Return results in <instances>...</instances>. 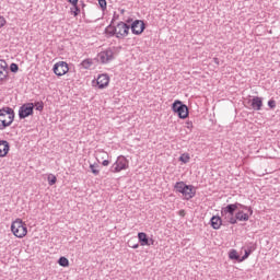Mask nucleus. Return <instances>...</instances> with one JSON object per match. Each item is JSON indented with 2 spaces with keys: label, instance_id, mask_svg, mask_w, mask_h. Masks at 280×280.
<instances>
[{
  "label": "nucleus",
  "instance_id": "nucleus-14",
  "mask_svg": "<svg viewBox=\"0 0 280 280\" xmlns=\"http://www.w3.org/2000/svg\"><path fill=\"white\" fill-rule=\"evenodd\" d=\"M10 152V144L7 140H0V159L8 156Z\"/></svg>",
  "mask_w": 280,
  "mask_h": 280
},
{
  "label": "nucleus",
  "instance_id": "nucleus-6",
  "mask_svg": "<svg viewBox=\"0 0 280 280\" xmlns=\"http://www.w3.org/2000/svg\"><path fill=\"white\" fill-rule=\"evenodd\" d=\"M172 112L176 114L180 119H186L189 116L187 105L178 100L172 104Z\"/></svg>",
  "mask_w": 280,
  "mask_h": 280
},
{
  "label": "nucleus",
  "instance_id": "nucleus-9",
  "mask_svg": "<svg viewBox=\"0 0 280 280\" xmlns=\"http://www.w3.org/2000/svg\"><path fill=\"white\" fill-rule=\"evenodd\" d=\"M52 72H55L58 78L65 77L69 72V66L66 61H58L52 66Z\"/></svg>",
  "mask_w": 280,
  "mask_h": 280
},
{
  "label": "nucleus",
  "instance_id": "nucleus-18",
  "mask_svg": "<svg viewBox=\"0 0 280 280\" xmlns=\"http://www.w3.org/2000/svg\"><path fill=\"white\" fill-rule=\"evenodd\" d=\"M108 158V153L105 151V150H103V149H100V150H97L96 151V160L97 161H104V160H106Z\"/></svg>",
  "mask_w": 280,
  "mask_h": 280
},
{
  "label": "nucleus",
  "instance_id": "nucleus-26",
  "mask_svg": "<svg viewBox=\"0 0 280 280\" xmlns=\"http://www.w3.org/2000/svg\"><path fill=\"white\" fill-rule=\"evenodd\" d=\"M100 8L105 11L107 9L106 0H98Z\"/></svg>",
  "mask_w": 280,
  "mask_h": 280
},
{
  "label": "nucleus",
  "instance_id": "nucleus-15",
  "mask_svg": "<svg viewBox=\"0 0 280 280\" xmlns=\"http://www.w3.org/2000/svg\"><path fill=\"white\" fill-rule=\"evenodd\" d=\"M250 106L254 110H261L264 106V102L261 97L255 96L250 101Z\"/></svg>",
  "mask_w": 280,
  "mask_h": 280
},
{
  "label": "nucleus",
  "instance_id": "nucleus-35",
  "mask_svg": "<svg viewBox=\"0 0 280 280\" xmlns=\"http://www.w3.org/2000/svg\"><path fill=\"white\" fill-rule=\"evenodd\" d=\"M186 125H187V128H188V129H191V128L194 127L192 121H190V120H188V121L186 122Z\"/></svg>",
  "mask_w": 280,
  "mask_h": 280
},
{
  "label": "nucleus",
  "instance_id": "nucleus-37",
  "mask_svg": "<svg viewBox=\"0 0 280 280\" xmlns=\"http://www.w3.org/2000/svg\"><path fill=\"white\" fill-rule=\"evenodd\" d=\"M139 248V245H132V249H138Z\"/></svg>",
  "mask_w": 280,
  "mask_h": 280
},
{
  "label": "nucleus",
  "instance_id": "nucleus-29",
  "mask_svg": "<svg viewBox=\"0 0 280 280\" xmlns=\"http://www.w3.org/2000/svg\"><path fill=\"white\" fill-rule=\"evenodd\" d=\"M10 70H11L12 72H16V71L19 70L18 65H16V63H11Z\"/></svg>",
  "mask_w": 280,
  "mask_h": 280
},
{
  "label": "nucleus",
  "instance_id": "nucleus-33",
  "mask_svg": "<svg viewBox=\"0 0 280 280\" xmlns=\"http://www.w3.org/2000/svg\"><path fill=\"white\" fill-rule=\"evenodd\" d=\"M154 240L153 238H149L148 240V244H145V246H152V245H154Z\"/></svg>",
  "mask_w": 280,
  "mask_h": 280
},
{
  "label": "nucleus",
  "instance_id": "nucleus-17",
  "mask_svg": "<svg viewBox=\"0 0 280 280\" xmlns=\"http://www.w3.org/2000/svg\"><path fill=\"white\" fill-rule=\"evenodd\" d=\"M138 240H139L141 246L149 245V243H148L149 237L144 232L138 233Z\"/></svg>",
  "mask_w": 280,
  "mask_h": 280
},
{
  "label": "nucleus",
  "instance_id": "nucleus-8",
  "mask_svg": "<svg viewBox=\"0 0 280 280\" xmlns=\"http://www.w3.org/2000/svg\"><path fill=\"white\" fill-rule=\"evenodd\" d=\"M129 168V161L125 155H118L116 162L112 165L113 173H120Z\"/></svg>",
  "mask_w": 280,
  "mask_h": 280
},
{
  "label": "nucleus",
  "instance_id": "nucleus-5",
  "mask_svg": "<svg viewBox=\"0 0 280 280\" xmlns=\"http://www.w3.org/2000/svg\"><path fill=\"white\" fill-rule=\"evenodd\" d=\"M11 233L14 237L23 240L28 233L26 223L22 219H16L12 221Z\"/></svg>",
  "mask_w": 280,
  "mask_h": 280
},
{
  "label": "nucleus",
  "instance_id": "nucleus-2",
  "mask_svg": "<svg viewBox=\"0 0 280 280\" xmlns=\"http://www.w3.org/2000/svg\"><path fill=\"white\" fill-rule=\"evenodd\" d=\"M15 113L13 108L2 107L0 109V131L5 130L8 127H11L14 122Z\"/></svg>",
  "mask_w": 280,
  "mask_h": 280
},
{
  "label": "nucleus",
  "instance_id": "nucleus-11",
  "mask_svg": "<svg viewBox=\"0 0 280 280\" xmlns=\"http://www.w3.org/2000/svg\"><path fill=\"white\" fill-rule=\"evenodd\" d=\"M114 59V51L110 48H107L97 55V61L101 63H107Z\"/></svg>",
  "mask_w": 280,
  "mask_h": 280
},
{
  "label": "nucleus",
  "instance_id": "nucleus-10",
  "mask_svg": "<svg viewBox=\"0 0 280 280\" xmlns=\"http://www.w3.org/2000/svg\"><path fill=\"white\" fill-rule=\"evenodd\" d=\"M34 103H25L23 104L21 107H20V110H19V117L21 119H24L26 117H30L33 115L34 113Z\"/></svg>",
  "mask_w": 280,
  "mask_h": 280
},
{
  "label": "nucleus",
  "instance_id": "nucleus-28",
  "mask_svg": "<svg viewBox=\"0 0 280 280\" xmlns=\"http://www.w3.org/2000/svg\"><path fill=\"white\" fill-rule=\"evenodd\" d=\"M250 255V250H245V255H243L240 259V262H243L245 259H247Z\"/></svg>",
  "mask_w": 280,
  "mask_h": 280
},
{
  "label": "nucleus",
  "instance_id": "nucleus-24",
  "mask_svg": "<svg viewBox=\"0 0 280 280\" xmlns=\"http://www.w3.org/2000/svg\"><path fill=\"white\" fill-rule=\"evenodd\" d=\"M47 180H48V185H49V186H54V185H56V183H57V177H56L55 174L50 173V174H48V176H47Z\"/></svg>",
  "mask_w": 280,
  "mask_h": 280
},
{
  "label": "nucleus",
  "instance_id": "nucleus-23",
  "mask_svg": "<svg viewBox=\"0 0 280 280\" xmlns=\"http://www.w3.org/2000/svg\"><path fill=\"white\" fill-rule=\"evenodd\" d=\"M58 264H59V266L62 267V268H68V267H69V260H68V258L65 257V256H61V257L59 258Z\"/></svg>",
  "mask_w": 280,
  "mask_h": 280
},
{
  "label": "nucleus",
  "instance_id": "nucleus-30",
  "mask_svg": "<svg viewBox=\"0 0 280 280\" xmlns=\"http://www.w3.org/2000/svg\"><path fill=\"white\" fill-rule=\"evenodd\" d=\"M268 106H269L270 108H276V106H277L276 101L270 100V101L268 102Z\"/></svg>",
  "mask_w": 280,
  "mask_h": 280
},
{
  "label": "nucleus",
  "instance_id": "nucleus-3",
  "mask_svg": "<svg viewBox=\"0 0 280 280\" xmlns=\"http://www.w3.org/2000/svg\"><path fill=\"white\" fill-rule=\"evenodd\" d=\"M106 34L122 39L129 35V26L125 22H119L116 26L108 25L106 27Z\"/></svg>",
  "mask_w": 280,
  "mask_h": 280
},
{
  "label": "nucleus",
  "instance_id": "nucleus-22",
  "mask_svg": "<svg viewBox=\"0 0 280 280\" xmlns=\"http://www.w3.org/2000/svg\"><path fill=\"white\" fill-rule=\"evenodd\" d=\"M81 67L85 70H89L93 67V59H85L81 62Z\"/></svg>",
  "mask_w": 280,
  "mask_h": 280
},
{
  "label": "nucleus",
  "instance_id": "nucleus-19",
  "mask_svg": "<svg viewBox=\"0 0 280 280\" xmlns=\"http://www.w3.org/2000/svg\"><path fill=\"white\" fill-rule=\"evenodd\" d=\"M89 168L91 170V173L93 174V176H98L101 173L100 165L97 163L90 164Z\"/></svg>",
  "mask_w": 280,
  "mask_h": 280
},
{
  "label": "nucleus",
  "instance_id": "nucleus-36",
  "mask_svg": "<svg viewBox=\"0 0 280 280\" xmlns=\"http://www.w3.org/2000/svg\"><path fill=\"white\" fill-rule=\"evenodd\" d=\"M179 215L185 217V210H179Z\"/></svg>",
  "mask_w": 280,
  "mask_h": 280
},
{
  "label": "nucleus",
  "instance_id": "nucleus-7",
  "mask_svg": "<svg viewBox=\"0 0 280 280\" xmlns=\"http://www.w3.org/2000/svg\"><path fill=\"white\" fill-rule=\"evenodd\" d=\"M109 75L106 73L98 74V77L92 80V88L98 91L106 90L109 85Z\"/></svg>",
  "mask_w": 280,
  "mask_h": 280
},
{
  "label": "nucleus",
  "instance_id": "nucleus-1",
  "mask_svg": "<svg viewBox=\"0 0 280 280\" xmlns=\"http://www.w3.org/2000/svg\"><path fill=\"white\" fill-rule=\"evenodd\" d=\"M221 214L226 217L230 224H237V221L247 222L249 217L254 214V210L242 203H233L223 208Z\"/></svg>",
  "mask_w": 280,
  "mask_h": 280
},
{
  "label": "nucleus",
  "instance_id": "nucleus-20",
  "mask_svg": "<svg viewBox=\"0 0 280 280\" xmlns=\"http://www.w3.org/2000/svg\"><path fill=\"white\" fill-rule=\"evenodd\" d=\"M229 258H230L231 260H237L238 262H240V260H242V257H240V255H238V253H237L236 249H231V250L229 252Z\"/></svg>",
  "mask_w": 280,
  "mask_h": 280
},
{
  "label": "nucleus",
  "instance_id": "nucleus-4",
  "mask_svg": "<svg viewBox=\"0 0 280 280\" xmlns=\"http://www.w3.org/2000/svg\"><path fill=\"white\" fill-rule=\"evenodd\" d=\"M175 190L182 195L184 200H190L197 194L196 187L194 185H187L185 182H176Z\"/></svg>",
  "mask_w": 280,
  "mask_h": 280
},
{
  "label": "nucleus",
  "instance_id": "nucleus-31",
  "mask_svg": "<svg viewBox=\"0 0 280 280\" xmlns=\"http://www.w3.org/2000/svg\"><path fill=\"white\" fill-rule=\"evenodd\" d=\"M36 109L42 112L44 109V103H36Z\"/></svg>",
  "mask_w": 280,
  "mask_h": 280
},
{
  "label": "nucleus",
  "instance_id": "nucleus-25",
  "mask_svg": "<svg viewBox=\"0 0 280 280\" xmlns=\"http://www.w3.org/2000/svg\"><path fill=\"white\" fill-rule=\"evenodd\" d=\"M70 12H71L72 15L78 16V14L80 13L78 4L77 5H72V8L70 9Z\"/></svg>",
  "mask_w": 280,
  "mask_h": 280
},
{
  "label": "nucleus",
  "instance_id": "nucleus-12",
  "mask_svg": "<svg viewBox=\"0 0 280 280\" xmlns=\"http://www.w3.org/2000/svg\"><path fill=\"white\" fill-rule=\"evenodd\" d=\"M9 80L8 63L5 60L0 59V83H4Z\"/></svg>",
  "mask_w": 280,
  "mask_h": 280
},
{
  "label": "nucleus",
  "instance_id": "nucleus-32",
  "mask_svg": "<svg viewBox=\"0 0 280 280\" xmlns=\"http://www.w3.org/2000/svg\"><path fill=\"white\" fill-rule=\"evenodd\" d=\"M68 1H69V3H70L72 7H77L79 0H68Z\"/></svg>",
  "mask_w": 280,
  "mask_h": 280
},
{
  "label": "nucleus",
  "instance_id": "nucleus-21",
  "mask_svg": "<svg viewBox=\"0 0 280 280\" xmlns=\"http://www.w3.org/2000/svg\"><path fill=\"white\" fill-rule=\"evenodd\" d=\"M178 161L182 162L183 164L189 163L191 161V155L188 153H183L179 158Z\"/></svg>",
  "mask_w": 280,
  "mask_h": 280
},
{
  "label": "nucleus",
  "instance_id": "nucleus-27",
  "mask_svg": "<svg viewBox=\"0 0 280 280\" xmlns=\"http://www.w3.org/2000/svg\"><path fill=\"white\" fill-rule=\"evenodd\" d=\"M7 20L3 15H0V28L5 27Z\"/></svg>",
  "mask_w": 280,
  "mask_h": 280
},
{
  "label": "nucleus",
  "instance_id": "nucleus-34",
  "mask_svg": "<svg viewBox=\"0 0 280 280\" xmlns=\"http://www.w3.org/2000/svg\"><path fill=\"white\" fill-rule=\"evenodd\" d=\"M108 165H109V161L108 160H103L102 166L107 167Z\"/></svg>",
  "mask_w": 280,
  "mask_h": 280
},
{
  "label": "nucleus",
  "instance_id": "nucleus-16",
  "mask_svg": "<svg viewBox=\"0 0 280 280\" xmlns=\"http://www.w3.org/2000/svg\"><path fill=\"white\" fill-rule=\"evenodd\" d=\"M211 228L213 230H220L222 228L223 221L217 215H213L210 220Z\"/></svg>",
  "mask_w": 280,
  "mask_h": 280
},
{
  "label": "nucleus",
  "instance_id": "nucleus-13",
  "mask_svg": "<svg viewBox=\"0 0 280 280\" xmlns=\"http://www.w3.org/2000/svg\"><path fill=\"white\" fill-rule=\"evenodd\" d=\"M145 30V24L143 21H133L132 24H131V32L133 35H141Z\"/></svg>",
  "mask_w": 280,
  "mask_h": 280
}]
</instances>
